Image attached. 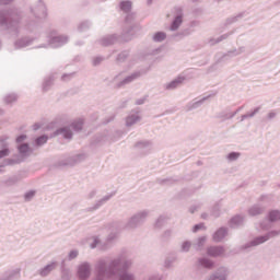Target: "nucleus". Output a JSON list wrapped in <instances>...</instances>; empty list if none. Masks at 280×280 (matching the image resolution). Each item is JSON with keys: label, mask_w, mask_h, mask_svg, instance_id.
I'll return each instance as SVG.
<instances>
[{"label": "nucleus", "mask_w": 280, "mask_h": 280, "mask_svg": "<svg viewBox=\"0 0 280 280\" xmlns=\"http://www.w3.org/2000/svg\"><path fill=\"white\" fill-rule=\"evenodd\" d=\"M23 10L12 7L9 9L0 10V27L8 32H14L15 36H19V27L23 21Z\"/></svg>", "instance_id": "1"}, {"label": "nucleus", "mask_w": 280, "mask_h": 280, "mask_svg": "<svg viewBox=\"0 0 280 280\" xmlns=\"http://www.w3.org/2000/svg\"><path fill=\"white\" fill-rule=\"evenodd\" d=\"M30 11L36 20L28 21L25 25V30L26 32L34 34V32H37L40 27L42 19H47V5L39 0L35 7L30 8Z\"/></svg>", "instance_id": "2"}, {"label": "nucleus", "mask_w": 280, "mask_h": 280, "mask_svg": "<svg viewBox=\"0 0 280 280\" xmlns=\"http://www.w3.org/2000/svg\"><path fill=\"white\" fill-rule=\"evenodd\" d=\"M47 44L38 45L35 49H48V47H51V49H58L60 47H65V45L69 43V36L58 35L57 30H50L47 34Z\"/></svg>", "instance_id": "3"}, {"label": "nucleus", "mask_w": 280, "mask_h": 280, "mask_svg": "<svg viewBox=\"0 0 280 280\" xmlns=\"http://www.w3.org/2000/svg\"><path fill=\"white\" fill-rule=\"evenodd\" d=\"M148 215H150V210H141L133 215H131L127 223L125 224V229L127 231H135V229H139L142 224L148 220Z\"/></svg>", "instance_id": "4"}, {"label": "nucleus", "mask_w": 280, "mask_h": 280, "mask_svg": "<svg viewBox=\"0 0 280 280\" xmlns=\"http://www.w3.org/2000/svg\"><path fill=\"white\" fill-rule=\"evenodd\" d=\"M126 73L127 71L122 70L114 77V82H116V80H120L118 83H116L115 89H124L125 86H128V84H132V82H136V80L141 78V71H135L129 75H126Z\"/></svg>", "instance_id": "5"}, {"label": "nucleus", "mask_w": 280, "mask_h": 280, "mask_svg": "<svg viewBox=\"0 0 280 280\" xmlns=\"http://www.w3.org/2000/svg\"><path fill=\"white\" fill-rule=\"evenodd\" d=\"M86 161V153H79L77 155H73L71 158H67L66 160H61L57 162V167H73V165H78L79 163H82Z\"/></svg>", "instance_id": "6"}, {"label": "nucleus", "mask_w": 280, "mask_h": 280, "mask_svg": "<svg viewBox=\"0 0 280 280\" xmlns=\"http://www.w3.org/2000/svg\"><path fill=\"white\" fill-rule=\"evenodd\" d=\"M133 150L139 154V156H148L152 152V141L151 140H140L135 143Z\"/></svg>", "instance_id": "7"}, {"label": "nucleus", "mask_w": 280, "mask_h": 280, "mask_svg": "<svg viewBox=\"0 0 280 280\" xmlns=\"http://www.w3.org/2000/svg\"><path fill=\"white\" fill-rule=\"evenodd\" d=\"M77 277H79L80 280L91 279V262L84 261L79 265L77 269Z\"/></svg>", "instance_id": "8"}, {"label": "nucleus", "mask_w": 280, "mask_h": 280, "mask_svg": "<svg viewBox=\"0 0 280 280\" xmlns=\"http://www.w3.org/2000/svg\"><path fill=\"white\" fill-rule=\"evenodd\" d=\"M183 16H185L183 13V8L176 7L175 16L170 26L171 32H176L180 27V25H183Z\"/></svg>", "instance_id": "9"}, {"label": "nucleus", "mask_w": 280, "mask_h": 280, "mask_svg": "<svg viewBox=\"0 0 280 280\" xmlns=\"http://www.w3.org/2000/svg\"><path fill=\"white\" fill-rule=\"evenodd\" d=\"M229 268L219 267L214 272H212L207 280H228L229 279Z\"/></svg>", "instance_id": "10"}, {"label": "nucleus", "mask_w": 280, "mask_h": 280, "mask_svg": "<svg viewBox=\"0 0 280 280\" xmlns=\"http://www.w3.org/2000/svg\"><path fill=\"white\" fill-rule=\"evenodd\" d=\"M209 97H211L210 95L208 96H203L202 98L200 100H192L190 101L185 109H186V113H191V110H197V108H200L202 106V104H205V102H207V100H209Z\"/></svg>", "instance_id": "11"}, {"label": "nucleus", "mask_w": 280, "mask_h": 280, "mask_svg": "<svg viewBox=\"0 0 280 280\" xmlns=\"http://www.w3.org/2000/svg\"><path fill=\"white\" fill-rule=\"evenodd\" d=\"M34 40H36L35 37H21L14 42V48L15 49H25V47H30V45L34 44Z\"/></svg>", "instance_id": "12"}, {"label": "nucleus", "mask_w": 280, "mask_h": 280, "mask_svg": "<svg viewBox=\"0 0 280 280\" xmlns=\"http://www.w3.org/2000/svg\"><path fill=\"white\" fill-rule=\"evenodd\" d=\"M119 40V35L117 34H112V35H106L102 37L101 39L97 40L98 45L102 47H110V45H115Z\"/></svg>", "instance_id": "13"}, {"label": "nucleus", "mask_w": 280, "mask_h": 280, "mask_svg": "<svg viewBox=\"0 0 280 280\" xmlns=\"http://www.w3.org/2000/svg\"><path fill=\"white\" fill-rule=\"evenodd\" d=\"M186 78L183 75H179L172 80L171 82L164 84V90L165 91H176L179 86L183 85V82H185Z\"/></svg>", "instance_id": "14"}, {"label": "nucleus", "mask_w": 280, "mask_h": 280, "mask_svg": "<svg viewBox=\"0 0 280 280\" xmlns=\"http://www.w3.org/2000/svg\"><path fill=\"white\" fill-rule=\"evenodd\" d=\"M246 51V47L241 46L238 48H234L232 50H229L228 52H225L218 61L217 65L219 62H222V60H225L226 58H235V56H242V54H244Z\"/></svg>", "instance_id": "15"}, {"label": "nucleus", "mask_w": 280, "mask_h": 280, "mask_svg": "<svg viewBox=\"0 0 280 280\" xmlns=\"http://www.w3.org/2000/svg\"><path fill=\"white\" fill-rule=\"evenodd\" d=\"M226 249L222 245L210 246L207 248L208 257H222Z\"/></svg>", "instance_id": "16"}, {"label": "nucleus", "mask_w": 280, "mask_h": 280, "mask_svg": "<svg viewBox=\"0 0 280 280\" xmlns=\"http://www.w3.org/2000/svg\"><path fill=\"white\" fill-rule=\"evenodd\" d=\"M19 279H21L20 268L7 270L0 278V280H19Z\"/></svg>", "instance_id": "17"}, {"label": "nucleus", "mask_w": 280, "mask_h": 280, "mask_svg": "<svg viewBox=\"0 0 280 280\" xmlns=\"http://www.w3.org/2000/svg\"><path fill=\"white\" fill-rule=\"evenodd\" d=\"M201 268H206V270H213V268H215V262L209 258H198L197 270H201Z\"/></svg>", "instance_id": "18"}, {"label": "nucleus", "mask_w": 280, "mask_h": 280, "mask_svg": "<svg viewBox=\"0 0 280 280\" xmlns=\"http://www.w3.org/2000/svg\"><path fill=\"white\" fill-rule=\"evenodd\" d=\"M226 235H229V228L221 226L213 233L212 240L215 242V244H220V242H222Z\"/></svg>", "instance_id": "19"}, {"label": "nucleus", "mask_w": 280, "mask_h": 280, "mask_svg": "<svg viewBox=\"0 0 280 280\" xmlns=\"http://www.w3.org/2000/svg\"><path fill=\"white\" fill-rule=\"evenodd\" d=\"M114 196H115V191L104 196L102 199L97 200L93 207L88 208L86 211H90V212L97 211L100 207H103V205H106V202H108V200H110V198H113Z\"/></svg>", "instance_id": "20"}, {"label": "nucleus", "mask_w": 280, "mask_h": 280, "mask_svg": "<svg viewBox=\"0 0 280 280\" xmlns=\"http://www.w3.org/2000/svg\"><path fill=\"white\" fill-rule=\"evenodd\" d=\"M54 137H62L63 139H73V132L69 127H61L54 131Z\"/></svg>", "instance_id": "21"}, {"label": "nucleus", "mask_w": 280, "mask_h": 280, "mask_svg": "<svg viewBox=\"0 0 280 280\" xmlns=\"http://www.w3.org/2000/svg\"><path fill=\"white\" fill-rule=\"evenodd\" d=\"M266 211V207L256 203L254 206H252L248 210L247 213L248 215H250L252 218H255L257 215H261L264 212Z\"/></svg>", "instance_id": "22"}, {"label": "nucleus", "mask_w": 280, "mask_h": 280, "mask_svg": "<svg viewBox=\"0 0 280 280\" xmlns=\"http://www.w3.org/2000/svg\"><path fill=\"white\" fill-rule=\"evenodd\" d=\"M245 217L242 214H236L230 220V229H240L244 226Z\"/></svg>", "instance_id": "23"}, {"label": "nucleus", "mask_w": 280, "mask_h": 280, "mask_svg": "<svg viewBox=\"0 0 280 280\" xmlns=\"http://www.w3.org/2000/svg\"><path fill=\"white\" fill-rule=\"evenodd\" d=\"M265 220H267V222H269V224H275V222H279L280 221V210H277V209L269 210Z\"/></svg>", "instance_id": "24"}, {"label": "nucleus", "mask_w": 280, "mask_h": 280, "mask_svg": "<svg viewBox=\"0 0 280 280\" xmlns=\"http://www.w3.org/2000/svg\"><path fill=\"white\" fill-rule=\"evenodd\" d=\"M260 244H264L260 236L255 237L253 241H249L241 246V250H250V248H254L255 246H260Z\"/></svg>", "instance_id": "25"}, {"label": "nucleus", "mask_w": 280, "mask_h": 280, "mask_svg": "<svg viewBox=\"0 0 280 280\" xmlns=\"http://www.w3.org/2000/svg\"><path fill=\"white\" fill-rule=\"evenodd\" d=\"M138 121H141V116H139V112L131 113L126 117L127 128L135 126V124H137Z\"/></svg>", "instance_id": "26"}, {"label": "nucleus", "mask_w": 280, "mask_h": 280, "mask_svg": "<svg viewBox=\"0 0 280 280\" xmlns=\"http://www.w3.org/2000/svg\"><path fill=\"white\" fill-rule=\"evenodd\" d=\"M236 113L231 112V107L225 108L217 115V119H221L222 121H228V119H233Z\"/></svg>", "instance_id": "27"}, {"label": "nucleus", "mask_w": 280, "mask_h": 280, "mask_svg": "<svg viewBox=\"0 0 280 280\" xmlns=\"http://www.w3.org/2000/svg\"><path fill=\"white\" fill-rule=\"evenodd\" d=\"M56 262H50L48 265H46L44 268L38 270V275L40 277H49V275H51V272H54V270H56Z\"/></svg>", "instance_id": "28"}, {"label": "nucleus", "mask_w": 280, "mask_h": 280, "mask_svg": "<svg viewBox=\"0 0 280 280\" xmlns=\"http://www.w3.org/2000/svg\"><path fill=\"white\" fill-rule=\"evenodd\" d=\"M4 187H14L15 185H19L21 183V176L19 175H13L9 176L7 179L1 182Z\"/></svg>", "instance_id": "29"}, {"label": "nucleus", "mask_w": 280, "mask_h": 280, "mask_svg": "<svg viewBox=\"0 0 280 280\" xmlns=\"http://www.w3.org/2000/svg\"><path fill=\"white\" fill-rule=\"evenodd\" d=\"M132 30H135V26L132 24H126L124 26L121 32V38L125 40H131L132 39Z\"/></svg>", "instance_id": "30"}, {"label": "nucleus", "mask_w": 280, "mask_h": 280, "mask_svg": "<svg viewBox=\"0 0 280 280\" xmlns=\"http://www.w3.org/2000/svg\"><path fill=\"white\" fill-rule=\"evenodd\" d=\"M18 152L21 156L27 158L30 156V152H33V150L30 148V143L24 142L18 145Z\"/></svg>", "instance_id": "31"}, {"label": "nucleus", "mask_w": 280, "mask_h": 280, "mask_svg": "<svg viewBox=\"0 0 280 280\" xmlns=\"http://www.w3.org/2000/svg\"><path fill=\"white\" fill-rule=\"evenodd\" d=\"M158 185H162V187H170V185H176L178 183V178L176 177H166V178H158Z\"/></svg>", "instance_id": "32"}, {"label": "nucleus", "mask_w": 280, "mask_h": 280, "mask_svg": "<svg viewBox=\"0 0 280 280\" xmlns=\"http://www.w3.org/2000/svg\"><path fill=\"white\" fill-rule=\"evenodd\" d=\"M279 235H280V230H272V231H269L265 235H260V240H261L262 244H266V242H268V240H272V237H279Z\"/></svg>", "instance_id": "33"}, {"label": "nucleus", "mask_w": 280, "mask_h": 280, "mask_svg": "<svg viewBox=\"0 0 280 280\" xmlns=\"http://www.w3.org/2000/svg\"><path fill=\"white\" fill-rule=\"evenodd\" d=\"M119 10L124 12L125 14L130 13L132 10V1L130 0H124L119 2Z\"/></svg>", "instance_id": "34"}, {"label": "nucleus", "mask_w": 280, "mask_h": 280, "mask_svg": "<svg viewBox=\"0 0 280 280\" xmlns=\"http://www.w3.org/2000/svg\"><path fill=\"white\" fill-rule=\"evenodd\" d=\"M167 220H170V217L165 214L160 215L154 223L155 229H162L165 224H167Z\"/></svg>", "instance_id": "35"}, {"label": "nucleus", "mask_w": 280, "mask_h": 280, "mask_svg": "<svg viewBox=\"0 0 280 280\" xmlns=\"http://www.w3.org/2000/svg\"><path fill=\"white\" fill-rule=\"evenodd\" d=\"M240 19H244V13H238L235 16L228 18L225 20L224 26L229 27V25H233V24L237 23V21H240Z\"/></svg>", "instance_id": "36"}, {"label": "nucleus", "mask_w": 280, "mask_h": 280, "mask_svg": "<svg viewBox=\"0 0 280 280\" xmlns=\"http://www.w3.org/2000/svg\"><path fill=\"white\" fill-rule=\"evenodd\" d=\"M207 243V236H200L196 243L192 244V248H195V250H202V247L205 246V244Z\"/></svg>", "instance_id": "37"}, {"label": "nucleus", "mask_w": 280, "mask_h": 280, "mask_svg": "<svg viewBox=\"0 0 280 280\" xmlns=\"http://www.w3.org/2000/svg\"><path fill=\"white\" fill-rule=\"evenodd\" d=\"M165 38H167V34L163 31H160L153 35L152 40H153V43H163V40H165Z\"/></svg>", "instance_id": "38"}, {"label": "nucleus", "mask_w": 280, "mask_h": 280, "mask_svg": "<svg viewBox=\"0 0 280 280\" xmlns=\"http://www.w3.org/2000/svg\"><path fill=\"white\" fill-rule=\"evenodd\" d=\"M52 85H54V77H47L44 80L42 85L44 93H47V91H49V89H51Z\"/></svg>", "instance_id": "39"}, {"label": "nucleus", "mask_w": 280, "mask_h": 280, "mask_svg": "<svg viewBox=\"0 0 280 280\" xmlns=\"http://www.w3.org/2000/svg\"><path fill=\"white\" fill-rule=\"evenodd\" d=\"M261 110V107H256L252 112H248L247 114H244L241 116V121H245V119H253L255 115H257Z\"/></svg>", "instance_id": "40"}, {"label": "nucleus", "mask_w": 280, "mask_h": 280, "mask_svg": "<svg viewBox=\"0 0 280 280\" xmlns=\"http://www.w3.org/2000/svg\"><path fill=\"white\" fill-rule=\"evenodd\" d=\"M47 141H49V136H47V135L39 136L35 139V145H36V148H40V147L45 145V143H47Z\"/></svg>", "instance_id": "41"}, {"label": "nucleus", "mask_w": 280, "mask_h": 280, "mask_svg": "<svg viewBox=\"0 0 280 280\" xmlns=\"http://www.w3.org/2000/svg\"><path fill=\"white\" fill-rule=\"evenodd\" d=\"M91 21H83L81 23H79L78 25V32L82 33V32H89V30H91Z\"/></svg>", "instance_id": "42"}, {"label": "nucleus", "mask_w": 280, "mask_h": 280, "mask_svg": "<svg viewBox=\"0 0 280 280\" xmlns=\"http://www.w3.org/2000/svg\"><path fill=\"white\" fill-rule=\"evenodd\" d=\"M130 56V52L128 50H124L119 52L116 57V62L121 63L125 60H128V57Z\"/></svg>", "instance_id": "43"}, {"label": "nucleus", "mask_w": 280, "mask_h": 280, "mask_svg": "<svg viewBox=\"0 0 280 280\" xmlns=\"http://www.w3.org/2000/svg\"><path fill=\"white\" fill-rule=\"evenodd\" d=\"M70 127L72 128V130H74V132H80V130H82V128H84V121L82 120H77L73 121Z\"/></svg>", "instance_id": "44"}, {"label": "nucleus", "mask_w": 280, "mask_h": 280, "mask_svg": "<svg viewBox=\"0 0 280 280\" xmlns=\"http://www.w3.org/2000/svg\"><path fill=\"white\" fill-rule=\"evenodd\" d=\"M36 196V190H28L24 194V202H32Z\"/></svg>", "instance_id": "45"}, {"label": "nucleus", "mask_w": 280, "mask_h": 280, "mask_svg": "<svg viewBox=\"0 0 280 280\" xmlns=\"http://www.w3.org/2000/svg\"><path fill=\"white\" fill-rule=\"evenodd\" d=\"M135 19H137V15L135 13H127L125 18L126 25H132V23H135Z\"/></svg>", "instance_id": "46"}, {"label": "nucleus", "mask_w": 280, "mask_h": 280, "mask_svg": "<svg viewBox=\"0 0 280 280\" xmlns=\"http://www.w3.org/2000/svg\"><path fill=\"white\" fill-rule=\"evenodd\" d=\"M19 100V96L16 94H9L4 97L5 104H14Z\"/></svg>", "instance_id": "47"}, {"label": "nucleus", "mask_w": 280, "mask_h": 280, "mask_svg": "<svg viewBox=\"0 0 280 280\" xmlns=\"http://www.w3.org/2000/svg\"><path fill=\"white\" fill-rule=\"evenodd\" d=\"M190 248H191V242L185 241L184 243H182L180 253H189Z\"/></svg>", "instance_id": "48"}, {"label": "nucleus", "mask_w": 280, "mask_h": 280, "mask_svg": "<svg viewBox=\"0 0 280 280\" xmlns=\"http://www.w3.org/2000/svg\"><path fill=\"white\" fill-rule=\"evenodd\" d=\"M240 156H241V153H240V152L233 151V152H230V153L226 155V159H228V161L233 162V161H237V159H240Z\"/></svg>", "instance_id": "49"}, {"label": "nucleus", "mask_w": 280, "mask_h": 280, "mask_svg": "<svg viewBox=\"0 0 280 280\" xmlns=\"http://www.w3.org/2000/svg\"><path fill=\"white\" fill-rule=\"evenodd\" d=\"M19 163H21V160L5 159L3 161L4 167H8L10 165H19Z\"/></svg>", "instance_id": "50"}, {"label": "nucleus", "mask_w": 280, "mask_h": 280, "mask_svg": "<svg viewBox=\"0 0 280 280\" xmlns=\"http://www.w3.org/2000/svg\"><path fill=\"white\" fill-rule=\"evenodd\" d=\"M211 215H213V218H220V203H215L212 207Z\"/></svg>", "instance_id": "51"}, {"label": "nucleus", "mask_w": 280, "mask_h": 280, "mask_svg": "<svg viewBox=\"0 0 280 280\" xmlns=\"http://www.w3.org/2000/svg\"><path fill=\"white\" fill-rule=\"evenodd\" d=\"M235 34V31L228 32L217 38V43H222V40H226L230 36H233Z\"/></svg>", "instance_id": "52"}, {"label": "nucleus", "mask_w": 280, "mask_h": 280, "mask_svg": "<svg viewBox=\"0 0 280 280\" xmlns=\"http://www.w3.org/2000/svg\"><path fill=\"white\" fill-rule=\"evenodd\" d=\"M105 58L102 56L98 57H94L92 60V65L93 67H100V65H102V62H104Z\"/></svg>", "instance_id": "53"}, {"label": "nucleus", "mask_w": 280, "mask_h": 280, "mask_svg": "<svg viewBox=\"0 0 280 280\" xmlns=\"http://www.w3.org/2000/svg\"><path fill=\"white\" fill-rule=\"evenodd\" d=\"M73 75H75V72L72 73H65L61 77L62 82H69V80H71L73 78Z\"/></svg>", "instance_id": "54"}, {"label": "nucleus", "mask_w": 280, "mask_h": 280, "mask_svg": "<svg viewBox=\"0 0 280 280\" xmlns=\"http://www.w3.org/2000/svg\"><path fill=\"white\" fill-rule=\"evenodd\" d=\"M172 237V230H165L164 233L162 234V240L164 242H167Z\"/></svg>", "instance_id": "55"}, {"label": "nucleus", "mask_w": 280, "mask_h": 280, "mask_svg": "<svg viewBox=\"0 0 280 280\" xmlns=\"http://www.w3.org/2000/svg\"><path fill=\"white\" fill-rule=\"evenodd\" d=\"M260 229H261L262 231H269V229H270V222H268V220L261 221V222H260Z\"/></svg>", "instance_id": "56"}, {"label": "nucleus", "mask_w": 280, "mask_h": 280, "mask_svg": "<svg viewBox=\"0 0 280 280\" xmlns=\"http://www.w3.org/2000/svg\"><path fill=\"white\" fill-rule=\"evenodd\" d=\"M79 253L77 249H72L70 250L69 255H68V259L69 261H72V259H75L78 257Z\"/></svg>", "instance_id": "57"}, {"label": "nucleus", "mask_w": 280, "mask_h": 280, "mask_svg": "<svg viewBox=\"0 0 280 280\" xmlns=\"http://www.w3.org/2000/svg\"><path fill=\"white\" fill-rule=\"evenodd\" d=\"M201 229H205V223L195 224L192 226V233H198V231H201Z\"/></svg>", "instance_id": "58"}, {"label": "nucleus", "mask_w": 280, "mask_h": 280, "mask_svg": "<svg viewBox=\"0 0 280 280\" xmlns=\"http://www.w3.org/2000/svg\"><path fill=\"white\" fill-rule=\"evenodd\" d=\"M4 156H10V149L4 148L0 150V159H4Z\"/></svg>", "instance_id": "59"}, {"label": "nucleus", "mask_w": 280, "mask_h": 280, "mask_svg": "<svg viewBox=\"0 0 280 280\" xmlns=\"http://www.w3.org/2000/svg\"><path fill=\"white\" fill-rule=\"evenodd\" d=\"M25 139H27V135L22 133V135L16 137L15 142L16 143H23V141H25Z\"/></svg>", "instance_id": "60"}, {"label": "nucleus", "mask_w": 280, "mask_h": 280, "mask_svg": "<svg viewBox=\"0 0 280 280\" xmlns=\"http://www.w3.org/2000/svg\"><path fill=\"white\" fill-rule=\"evenodd\" d=\"M97 244H100V238L94 237L93 242L90 244V247L93 248H97Z\"/></svg>", "instance_id": "61"}, {"label": "nucleus", "mask_w": 280, "mask_h": 280, "mask_svg": "<svg viewBox=\"0 0 280 280\" xmlns=\"http://www.w3.org/2000/svg\"><path fill=\"white\" fill-rule=\"evenodd\" d=\"M143 104H145V97L138 98L136 101V106H143Z\"/></svg>", "instance_id": "62"}, {"label": "nucleus", "mask_w": 280, "mask_h": 280, "mask_svg": "<svg viewBox=\"0 0 280 280\" xmlns=\"http://www.w3.org/2000/svg\"><path fill=\"white\" fill-rule=\"evenodd\" d=\"M173 264H174V260H172V259H166V260L164 261V266H165L166 268H172Z\"/></svg>", "instance_id": "63"}, {"label": "nucleus", "mask_w": 280, "mask_h": 280, "mask_svg": "<svg viewBox=\"0 0 280 280\" xmlns=\"http://www.w3.org/2000/svg\"><path fill=\"white\" fill-rule=\"evenodd\" d=\"M10 3H14V0H0V5H10Z\"/></svg>", "instance_id": "64"}]
</instances>
